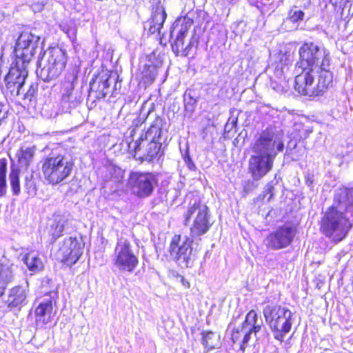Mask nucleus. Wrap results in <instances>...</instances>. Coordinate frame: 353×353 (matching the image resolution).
Masks as SVG:
<instances>
[{
    "label": "nucleus",
    "mask_w": 353,
    "mask_h": 353,
    "mask_svg": "<svg viewBox=\"0 0 353 353\" xmlns=\"http://www.w3.org/2000/svg\"><path fill=\"white\" fill-rule=\"evenodd\" d=\"M72 1L74 2V3L72 5V6H73V8H74V10H79V6H80V5H79V4H77V3H76V0H72Z\"/></svg>",
    "instance_id": "51"
},
{
    "label": "nucleus",
    "mask_w": 353,
    "mask_h": 353,
    "mask_svg": "<svg viewBox=\"0 0 353 353\" xmlns=\"http://www.w3.org/2000/svg\"><path fill=\"white\" fill-rule=\"evenodd\" d=\"M66 34H68V36L73 39L75 38V35H76V29L75 28H68L67 30L65 31Z\"/></svg>",
    "instance_id": "49"
},
{
    "label": "nucleus",
    "mask_w": 353,
    "mask_h": 353,
    "mask_svg": "<svg viewBox=\"0 0 353 353\" xmlns=\"http://www.w3.org/2000/svg\"><path fill=\"white\" fill-rule=\"evenodd\" d=\"M343 1H345V3H346V2H348V1H349V0H343Z\"/></svg>",
    "instance_id": "54"
},
{
    "label": "nucleus",
    "mask_w": 353,
    "mask_h": 353,
    "mask_svg": "<svg viewBox=\"0 0 353 353\" xmlns=\"http://www.w3.org/2000/svg\"><path fill=\"white\" fill-rule=\"evenodd\" d=\"M313 65L320 67L322 71L328 72L330 58L325 48L310 43V66Z\"/></svg>",
    "instance_id": "17"
},
{
    "label": "nucleus",
    "mask_w": 353,
    "mask_h": 353,
    "mask_svg": "<svg viewBox=\"0 0 353 353\" xmlns=\"http://www.w3.org/2000/svg\"><path fill=\"white\" fill-rule=\"evenodd\" d=\"M260 180H256L255 179L252 178V179H248L244 182L243 184V190L245 192H249L256 189L259 186V181Z\"/></svg>",
    "instance_id": "41"
},
{
    "label": "nucleus",
    "mask_w": 353,
    "mask_h": 353,
    "mask_svg": "<svg viewBox=\"0 0 353 353\" xmlns=\"http://www.w3.org/2000/svg\"><path fill=\"white\" fill-rule=\"evenodd\" d=\"M305 179L306 183H307L309 182V176H305Z\"/></svg>",
    "instance_id": "52"
},
{
    "label": "nucleus",
    "mask_w": 353,
    "mask_h": 353,
    "mask_svg": "<svg viewBox=\"0 0 353 353\" xmlns=\"http://www.w3.org/2000/svg\"><path fill=\"white\" fill-rule=\"evenodd\" d=\"M46 3L44 1L34 3L32 5V11L34 12H40L43 10Z\"/></svg>",
    "instance_id": "47"
},
{
    "label": "nucleus",
    "mask_w": 353,
    "mask_h": 353,
    "mask_svg": "<svg viewBox=\"0 0 353 353\" xmlns=\"http://www.w3.org/2000/svg\"><path fill=\"white\" fill-rule=\"evenodd\" d=\"M67 225L68 220L65 216L60 214L54 216L53 223L51 225V228L52 236L54 241L63 235Z\"/></svg>",
    "instance_id": "29"
},
{
    "label": "nucleus",
    "mask_w": 353,
    "mask_h": 353,
    "mask_svg": "<svg viewBox=\"0 0 353 353\" xmlns=\"http://www.w3.org/2000/svg\"><path fill=\"white\" fill-rule=\"evenodd\" d=\"M65 51L59 48H52L37 61V75L45 82L57 79L66 65Z\"/></svg>",
    "instance_id": "4"
},
{
    "label": "nucleus",
    "mask_w": 353,
    "mask_h": 353,
    "mask_svg": "<svg viewBox=\"0 0 353 353\" xmlns=\"http://www.w3.org/2000/svg\"><path fill=\"white\" fill-rule=\"evenodd\" d=\"M28 294L29 285L26 281L25 285H18L9 289L5 303L10 310H20L27 304Z\"/></svg>",
    "instance_id": "16"
},
{
    "label": "nucleus",
    "mask_w": 353,
    "mask_h": 353,
    "mask_svg": "<svg viewBox=\"0 0 353 353\" xmlns=\"http://www.w3.org/2000/svg\"><path fill=\"white\" fill-rule=\"evenodd\" d=\"M353 189L345 187L335 190L334 202L321 221L323 233L335 242L342 241L352 226Z\"/></svg>",
    "instance_id": "1"
},
{
    "label": "nucleus",
    "mask_w": 353,
    "mask_h": 353,
    "mask_svg": "<svg viewBox=\"0 0 353 353\" xmlns=\"http://www.w3.org/2000/svg\"><path fill=\"white\" fill-rule=\"evenodd\" d=\"M24 188L29 196H34L37 194L36 180L32 173L26 176Z\"/></svg>",
    "instance_id": "34"
},
{
    "label": "nucleus",
    "mask_w": 353,
    "mask_h": 353,
    "mask_svg": "<svg viewBox=\"0 0 353 353\" xmlns=\"http://www.w3.org/2000/svg\"><path fill=\"white\" fill-rule=\"evenodd\" d=\"M310 84H311V83H312V77H310Z\"/></svg>",
    "instance_id": "53"
},
{
    "label": "nucleus",
    "mask_w": 353,
    "mask_h": 353,
    "mask_svg": "<svg viewBox=\"0 0 353 353\" xmlns=\"http://www.w3.org/2000/svg\"><path fill=\"white\" fill-rule=\"evenodd\" d=\"M21 261L26 265L28 269L34 273L43 270V263L37 253L30 252L26 254Z\"/></svg>",
    "instance_id": "25"
},
{
    "label": "nucleus",
    "mask_w": 353,
    "mask_h": 353,
    "mask_svg": "<svg viewBox=\"0 0 353 353\" xmlns=\"http://www.w3.org/2000/svg\"><path fill=\"white\" fill-rule=\"evenodd\" d=\"M241 332H243V338L240 343V350L242 352H244L248 345V343L250 340L251 334L254 333V332L249 330H244L243 331L241 330Z\"/></svg>",
    "instance_id": "42"
},
{
    "label": "nucleus",
    "mask_w": 353,
    "mask_h": 353,
    "mask_svg": "<svg viewBox=\"0 0 353 353\" xmlns=\"http://www.w3.org/2000/svg\"><path fill=\"white\" fill-rule=\"evenodd\" d=\"M330 82L331 77L327 78V77H323L320 76L317 90L312 91V94H310V97H315L322 94L327 89Z\"/></svg>",
    "instance_id": "37"
},
{
    "label": "nucleus",
    "mask_w": 353,
    "mask_h": 353,
    "mask_svg": "<svg viewBox=\"0 0 353 353\" xmlns=\"http://www.w3.org/2000/svg\"><path fill=\"white\" fill-rule=\"evenodd\" d=\"M296 233V228L290 223H285L271 232L265 239V245L276 250L287 248L292 242Z\"/></svg>",
    "instance_id": "14"
},
{
    "label": "nucleus",
    "mask_w": 353,
    "mask_h": 353,
    "mask_svg": "<svg viewBox=\"0 0 353 353\" xmlns=\"http://www.w3.org/2000/svg\"><path fill=\"white\" fill-rule=\"evenodd\" d=\"M184 225H188L192 217L194 220L190 227V236L192 239L199 238L206 234L212 225L208 207L200 201L190 203L184 214Z\"/></svg>",
    "instance_id": "6"
},
{
    "label": "nucleus",
    "mask_w": 353,
    "mask_h": 353,
    "mask_svg": "<svg viewBox=\"0 0 353 353\" xmlns=\"http://www.w3.org/2000/svg\"><path fill=\"white\" fill-rule=\"evenodd\" d=\"M192 45H193L192 41H190V43L188 44L187 46H185V47L183 46V50L182 51L184 52V54L185 56L188 55V54L189 53V51L190 50Z\"/></svg>",
    "instance_id": "50"
},
{
    "label": "nucleus",
    "mask_w": 353,
    "mask_h": 353,
    "mask_svg": "<svg viewBox=\"0 0 353 353\" xmlns=\"http://www.w3.org/2000/svg\"><path fill=\"white\" fill-rule=\"evenodd\" d=\"M7 174V160L6 159H0V197L6 196L7 193L8 185L6 180Z\"/></svg>",
    "instance_id": "32"
},
{
    "label": "nucleus",
    "mask_w": 353,
    "mask_h": 353,
    "mask_svg": "<svg viewBox=\"0 0 353 353\" xmlns=\"http://www.w3.org/2000/svg\"><path fill=\"white\" fill-rule=\"evenodd\" d=\"M202 344L208 350L214 349L219 345V336L213 332H202Z\"/></svg>",
    "instance_id": "31"
},
{
    "label": "nucleus",
    "mask_w": 353,
    "mask_h": 353,
    "mask_svg": "<svg viewBox=\"0 0 353 353\" xmlns=\"http://www.w3.org/2000/svg\"><path fill=\"white\" fill-rule=\"evenodd\" d=\"M52 301L51 299L41 302L35 309V324L37 327L43 328L52 321Z\"/></svg>",
    "instance_id": "18"
},
{
    "label": "nucleus",
    "mask_w": 353,
    "mask_h": 353,
    "mask_svg": "<svg viewBox=\"0 0 353 353\" xmlns=\"http://www.w3.org/2000/svg\"><path fill=\"white\" fill-rule=\"evenodd\" d=\"M199 95L194 90H187L183 94V102L186 112L193 113L197 106Z\"/></svg>",
    "instance_id": "28"
},
{
    "label": "nucleus",
    "mask_w": 353,
    "mask_h": 353,
    "mask_svg": "<svg viewBox=\"0 0 353 353\" xmlns=\"http://www.w3.org/2000/svg\"><path fill=\"white\" fill-rule=\"evenodd\" d=\"M20 170L14 165L10 167L9 173V182L11 191L14 196H19L21 192V185L19 180Z\"/></svg>",
    "instance_id": "30"
},
{
    "label": "nucleus",
    "mask_w": 353,
    "mask_h": 353,
    "mask_svg": "<svg viewBox=\"0 0 353 353\" xmlns=\"http://www.w3.org/2000/svg\"><path fill=\"white\" fill-rule=\"evenodd\" d=\"M263 320L258 318V315L254 310H250L246 315L245 319L242 324L241 331L249 330L254 332L255 336L261 330Z\"/></svg>",
    "instance_id": "23"
},
{
    "label": "nucleus",
    "mask_w": 353,
    "mask_h": 353,
    "mask_svg": "<svg viewBox=\"0 0 353 353\" xmlns=\"http://www.w3.org/2000/svg\"><path fill=\"white\" fill-rule=\"evenodd\" d=\"M165 0H152V17L156 22H165L167 14L165 10Z\"/></svg>",
    "instance_id": "27"
},
{
    "label": "nucleus",
    "mask_w": 353,
    "mask_h": 353,
    "mask_svg": "<svg viewBox=\"0 0 353 353\" xmlns=\"http://www.w3.org/2000/svg\"><path fill=\"white\" fill-rule=\"evenodd\" d=\"M97 79H98V81L101 83V86L104 88L105 90L108 91L110 86V83L109 82L110 78L107 77L105 78L104 77H101L97 78Z\"/></svg>",
    "instance_id": "46"
},
{
    "label": "nucleus",
    "mask_w": 353,
    "mask_h": 353,
    "mask_svg": "<svg viewBox=\"0 0 353 353\" xmlns=\"http://www.w3.org/2000/svg\"><path fill=\"white\" fill-rule=\"evenodd\" d=\"M90 90L91 92H95V98L97 99H104L108 94V91L101 86L98 79L90 81Z\"/></svg>",
    "instance_id": "35"
},
{
    "label": "nucleus",
    "mask_w": 353,
    "mask_h": 353,
    "mask_svg": "<svg viewBox=\"0 0 353 353\" xmlns=\"http://www.w3.org/2000/svg\"><path fill=\"white\" fill-rule=\"evenodd\" d=\"M284 144L272 128L263 130L252 146L253 155L248 161V173L256 180H261L273 168L278 152L283 150Z\"/></svg>",
    "instance_id": "2"
},
{
    "label": "nucleus",
    "mask_w": 353,
    "mask_h": 353,
    "mask_svg": "<svg viewBox=\"0 0 353 353\" xmlns=\"http://www.w3.org/2000/svg\"><path fill=\"white\" fill-rule=\"evenodd\" d=\"M148 140L143 139L141 135L134 143L129 144V148L134 152V157H137L141 161L152 162L154 159L160 157L163 154L161 150L163 141H157L150 140L147 143Z\"/></svg>",
    "instance_id": "12"
},
{
    "label": "nucleus",
    "mask_w": 353,
    "mask_h": 353,
    "mask_svg": "<svg viewBox=\"0 0 353 353\" xmlns=\"http://www.w3.org/2000/svg\"><path fill=\"white\" fill-rule=\"evenodd\" d=\"M28 65H23L21 63H17V61L13 60L9 72L5 77V83H16L17 84L21 83V85H24L28 74Z\"/></svg>",
    "instance_id": "19"
},
{
    "label": "nucleus",
    "mask_w": 353,
    "mask_h": 353,
    "mask_svg": "<svg viewBox=\"0 0 353 353\" xmlns=\"http://www.w3.org/2000/svg\"><path fill=\"white\" fill-rule=\"evenodd\" d=\"M303 17L304 12L297 7H295L289 11L286 21H289L292 23H296L299 21H302Z\"/></svg>",
    "instance_id": "39"
},
{
    "label": "nucleus",
    "mask_w": 353,
    "mask_h": 353,
    "mask_svg": "<svg viewBox=\"0 0 353 353\" xmlns=\"http://www.w3.org/2000/svg\"><path fill=\"white\" fill-rule=\"evenodd\" d=\"M9 112V104L5 99H0V125L6 123Z\"/></svg>",
    "instance_id": "40"
},
{
    "label": "nucleus",
    "mask_w": 353,
    "mask_h": 353,
    "mask_svg": "<svg viewBox=\"0 0 353 353\" xmlns=\"http://www.w3.org/2000/svg\"><path fill=\"white\" fill-rule=\"evenodd\" d=\"M158 184V178L152 172H131L128 187L132 194L143 199L150 196Z\"/></svg>",
    "instance_id": "11"
},
{
    "label": "nucleus",
    "mask_w": 353,
    "mask_h": 353,
    "mask_svg": "<svg viewBox=\"0 0 353 353\" xmlns=\"http://www.w3.org/2000/svg\"><path fill=\"white\" fill-rule=\"evenodd\" d=\"M164 22H156V21L151 19L150 21L145 23L144 28L148 29L150 34H153L158 32L161 34V29L163 27Z\"/></svg>",
    "instance_id": "38"
},
{
    "label": "nucleus",
    "mask_w": 353,
    "mask_h": 353,
    "mask_svg": "<svg viewBox=\"0 0 353 353\" xmlns=\"http://www.w3.org/2000/svg\"><path fill=\"white\" fill-rule=\"evenodd\" d=\"M79 70L72 68L65 75L63 82V93L61 99V110L63 113L71 114L79 106L82 99L77 90Z\"/></svg>",
    "instance_id": "9"
},
{
    "label": "nucleus",
    "mask_w": 353,
    "mask_h": 353,
    "mask_svg": "<svg viewBox=\"0 0 353 353\" xmlns=\"http://www.w3.org/2000/svg\"><path fill=\"white\" fill-rule=\"evenodd\" d=\"M192 23L186 21L181 23L180 26L176 24L173 30L172 31V35L174 32H176V37L174 43H172V48L174 52L178 54L180 51L183 50L184 46V39L188 32L189 28L191 26Z\"/></svg>",
    "instance_id": "22"
},
{
    "label": "nucleus",
    "mask_w": 353,
    "mask_h": 353,
    "mask_svg": "<svg viewBox=\"0 0 353 353\" xmlns=\"http://www.w3.org/2000/svg\"><path fill=\"white\" fill-rule=\"evenodd\" d=\"M113 256L114 267L121 272H133L139 264L130 242L124 238L118 239Z\"/></svg>",
    "instance_id": "10"
},
{
    "label": "nucleus",
    "mask_w": 353,
    "mask_h": 353,
    "mask_svg": "<svg viewBox=\"0 0 353 353\" xmlns=\"http://www.w3.org/2000/svg\"><path fill=\"white\" fill-rule=\"evenodd\" d=\"M125 171L119 167L112 166L110 169V180L116 185H121L123 183Z\"/></svg>",
    "instance_id": "36"
},
{
    "label": "nucleus",
    "mask_w": 353,
    "mask_h": 353,
    "mask_svg": "<svg viewBox=\"0 0 353 353\" xmlns=\"http://www.w3.org/2000/svg\"><path fill=\"white\" fill-rule=\"evenodd\" d=\"M5 83V94L7 97H10V99H14L15 97L23 93V85H21V83H19V84H17L16 83Z\"/></svg>",
    "instance_id": "33"
},
{
    "label": "nucleus",
    "mask_w": 353,
    "mask_h": 353,
    "mask_svg": "<svg viewBox=\"0 0 353 353\" xmlns=\"http://www.w3.org/2000/svg\"><path fill=\"white\" fill-rule=\"evenodd\" d=\"M276 183H274L273 181H272L269 182L264 188L263 192L265 196L270 194L268 199V201H270L275 194L274 185Z\"/></svg>",
    "instance_id": "44"
},
{
    "label": "nucleus",
    "mask_w": 353,
    "mask_h": 353,
    "mask_svg": "<svg viewBox=\"0 0 353 353\" xmlns=\"http://www.w3.org/2000/svg\"><path fill=\"white\" fill-rule=\"evenodd\" d=\"M265 321L269 324L276 340L282 341L290 332L293 321L292 312L281 305H266L263 311Z\"/></svg>",
    "instance_id": "5"
},
{
    "label": "nucleus",
    "mask_w": 353,
    "mask_h": 353,
    "mask_svg": "<svg viewBox=\"0 0 353 353\" xmlns=\"http://www.w3.org/2000/svg\"><path fill=\"white\" fill-rule=\"evenodd\" d=\"M163 121L161 117H157L145 134H143V139L145 140H154L165 143L167 137L164 138L163 136L165 134H166L167 132H165L162 129Z\"/></svg>",
    "instance_id": "21"
},
{
    "label": "nucleus",
    "mask_w": 353,
    "mask_h": 353,
    "mask_svg": "<svg viewBox=\"0 0 353 353\" xmlns=\"http://www.w3.org/2000/svg\"><path fill=\"white\" fill-rule=\"evenodd\" d=\"M36 148L35 146L31 147H21L18 152V162L21 168L27 169L30 163L32 161Z\"/></svg>",
    "instance_id": "26"
},
{
    "label": "nucleus",
    "mask_w": 353,
    "mask_h": 353,
    "mask_svg": "<svg viewBox=\"0 0 353 353\" xmlns=\"http://www.w3.org/2000/svg\"><path fill=\"white\" fill-rule=\"evenodd\" d=\"M74 166V161L69 154L52 151L43 159L41 170L44 179L54 185L66 181Z\"/></svg>",
    "instance_id": "3"
},
{
    "label": "nucleus",
    "mask_w": 353,
    "mask_h": 353,
    "mask_svg": "<svg viewBox=\"0 0 353 353\" xmlns=\"http://www.w3.org/2000/svg\"><path fill=\"white\" fill-rule=\"evenodd\" d=\"M183 160L185 161V163L187 168H188V170L190 171H196L197 170V168H196V165L194 164V163L193 162V161L192 160V159L189 154L188 150H186L185 154H183Z\"/></svg>",
    "instance_id": "43"
},
{
    "label": "nucleus",
    "mask_w": 353,
    "mask_h": 353,
    "mask_svg": "<svg viewBox=\"0 0 353 353\" xmlns=\"http://www.w3.org/2000/svg\"><path fill=\"white\" fill-rule=\"evenodd\" d=\"M193 239L181 235H174L172 239L169 247L170 255L181 268L192 267L196 259V250L192 247Z\"/></svg>",
    "instance_id": "8"
},
{
    "label": "nucleus",
    "mask_w": 353,
    "mask_h": 353,
    "mask_svg": "<svg viewBox=\"0 0 353 353\" xmlns=\"http://www.w3.org/2000/svg\"><path fill=\"white\" fill-rule=\"evenodd\" d=\"M84 243L81 238H65L57 253V259L68 266L74 265L83 254Z\"/></svg>",
    "instance_id": "13"
},
{
    "label": "nucleus",
    "mask_w": 353,
    "mask_h": 353,
    "mask_svg": "<svg viewBox=\"0 0 353 353\" xmlns=\"http://www.w3.org/2000/svg\"><path fill=\"white\" fill-rule=\"evenodd\" d=\"M36 93V88L34 85H31L28 90L26 92H24L22 94H23V99H28L30 101L32 100V98L34 97V94Z\"/></svg>",
    "instance_id": "45"
},
{
    "label": "nucleus",
    "mask_w": 353,
    "mask_h": 353,
    "mask_svg": "<svg viewBox=\"0 0 353 353\" xmlns=\"http://www.w3.org/2000/svg\"><path fill=\"white\" fill-rule=\"evenodd\" d=\"M300 60L296 65L294 89L302 95L307 94L309 83V45L306 43L299 49Z\"/></svg>",
    "instance_id": "15"
},
{
    "label": "nucleus",
    "mask_w": 353,
    "mask_h": 353,
    "mask_svg": "<svg viewBox=\"0 0 353 353\" xmlns=\"http://www.w3.org/2000/svg\"><path fill=\"white\" fill-rule=\"evenodd\" d=\"M241 338V330L239 328L234 330L232 334V341L234 343L239 341Z\"/></svg>",
    "instance_id": "48"
},
{
    "label": "nucleus",
    "mask_w": 353,
    "mask_h": 353,
    "mask_svg": "<svg viewBox=\"0 0 353 353\" xmlns=\"http://www.w3.org/2000/svg\"><path fill=\"white\" fill-rule=\"evenodd\" d=\"M162 65V61L156 59L155 62L152 61L151 57L148 60V63L144 65L142 70V78L145 83H151L153 82L158 74L159 69Z\"/></svg>",
    "instance_id": "24"
},
{
    "label": "nucleus",
    "mask_w": 353,
    "mask_h": 353,
    "mask_svg": "<svg viewBox=\"0 0 353 353\" xmlns=\"http://www.w3.org/2000/svg\"><path fill=\"white\" fill-rule=\"evenodd\" d=\"M41 38L32 32H23L18 37L13 50L14 61L29 65L38 51H42Z\"/></svg>",
    "instance_id": "7"
},
{
    "label": "nucleus",
    "mask_w": 353,
    "mask_h": 353,
    "mask_svg": "<svg viewBox=\"0 0 353 353\" xmlns=\"http://www.w3.org/2000/svg\"><path fill=\"white\" fill-rule=\"evenodd\" d=\"M14 264L8 260L0 263V297L4 294L8 285L14 281Z\"/></svg>",
    "instance_id": "20"
}]
</instances>
